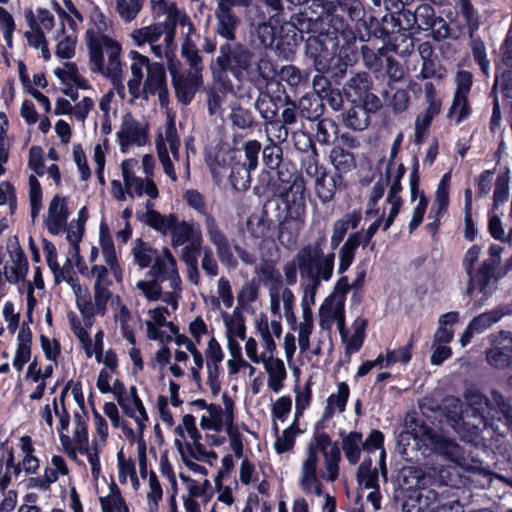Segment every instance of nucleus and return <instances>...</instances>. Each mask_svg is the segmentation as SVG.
<instances>
[{"instance_id": "obj_18", "label": "nucleus", "mask_w": 512, "mask_h": 512, "mask_svg": "<svg viewBox=\"0 0 512 512\" xmlns=\"http://www.w3.org/2000/svg\"><path fill=\"white\" fill-rule=\"evenodd\" d=\"M155 146L163 172L171 181L176 182L178 177L174 169L173 160H179L180 140L177 135L174 118H168L165 133L157 136Z\"/></svg>"}, {"instance_id": "obj_44", "label": "nucleus", "mask_w": 512, "mask_h": 512, "mask_svg": "<svg viewBox=\"0 0 512 512\" xmlns=\"http://www.w3.org/2000/svg\"><path fill=\"white\" fill-rule=\"evenodd\" d=\"M170 232L171 245L174 248L192 243L198 236H202L199 227L187 221L178 222L177 219Z\"/></svg>"}, {"instance_id": "obj_16", "label": "nucleus", "mask_w": 512, "mask_h": 512, "mask_svg": "<svg viewBox=\"0 0 512 512\" xmlns=\"http://www.w3.org/2000/svg\"><path fill=\"white\" fill-rule=\"evenodd\" d=\"M166 66L178 100L184 105L189 104L202 85L203 67L189 66L184 70L176 55L166 61Z\"/></svg>"}, {"instance_id": "obj_24", "label": "nucleus", "mask_w": 512, "mask_h": 512, "mask_svg": "<svg viewBox=\"0 0 512 512\" xmlns=\"http://www.w3.org/2000/svg\"><path fill=\"white\" fill-rule=\"evenodd\" d=\"M491 348L486 351L487 362L498 369L508 366L512 359V334L501 331L487 337Z\"/></svg>"}, {"instance_id": "obj_53", "label": "nucleus", "mask_w": 512, "mask_h": 512, "mask_svg": "<svg viewBox=\"0 0 512 512\" xmlns=\"http://www.w3.org/2000/svg\"><path fill=\"white\" fill-rule=\"evenodd\" d=\"M302 433L299 428L298 422L294 421L282 431L281 434L277 435L274 442V449L277 454H283L293 450L295 441L298 435Z\"/></svg>"}, {"instance_id": "obj_15", "label": "nucleus", "mask_w": 512, "mask_h": 512, "mask_svg": "<svg viewBox=\"0 0 512 512\" xmlns=\"http://www.w3.org/2000/svg\"><path fill=\"white\" fill-rule=\"evenodd\" d=\"M349 291L348 278L341 277L335 284L332 293L325 298L319 308V325L321 329L330 330L336 324L340 334L345 325V301Z\"/></svg>"}, {"instance_id": "obj_50", "label": "nucleus", "mask_w": 512, "mask_h": 512, "mask_svg": "<svg viewBox=\"0 0 512 512\" xmlns=\"http://www.w3.org/2000/svg\"><path fill=\"white\" fill-rule=\"evenodd\" d=\"M102 512H129L128 505L116 484L109 486V493L99 498Z\"/></svg>"}, {"instance_id": "obj_29", "label": "nucleus", "mask_w": 512, "mask_h": 512, "mask_svg": "<svg viewBox=\"0 0 512 512\" xmlns=\"http://www.w3.org/2000/svg\"><path fill=\"white\" fill-rule=\"evenodd\" d=\"M9 261L4 266V275L9 283L23 280L28 272V261L18 243L8 245Z\"/></svg>"}, {"instance_id": "obj_28", "label": "nucleus", "mask_w": 512, "mask_h": 512, "mask_svg": "<svg viewBox=\"0 0 512 512\" xmlns=\"http://www.w3.org/2000/svg\"><path fill=\"white\" fill-rule=\"evenodd\" d=\"M201 439L197 441H183L182 439H174V446L177 449L182 462L189 461H201L209 464L210 466L215 465L217 462V454L214 451L206 450Z\"/></svg>"}, {"instance_id": "obj_46", "label": "nucleus", "mask_w": 512, "mask_h": 512, "mask_svg": "<svg viewBox=\"0 0 512 512\" xmlns=\"http://www.w3.org/2000/svg\"><path fill=\"white\" fill-rule=\"evenodd\" d=\"M174 336V341L177 346H184L185 349L191 354L193 365L190 367V373L193 379L200 378V371L204 366V358L200 350L197 348L196 343L184 334H179L178 331Z\"/></svg>"}, {"instance_id": "obj_26", "label": "nucleus", "mask_w": 512, "mask_h": 512, "mask_svg": "<svg viewBox=\"0 0 512 512\" xmlns=\"http://www.w3.org/2000/svg\"><path fill=\"white\" fill-rule=\"evenodd\" d=\"M61 445L63 447L64 452L72 460L77 459L78 453L84 455L90 466L92 478L94 480H98L102 471L100 455L104 450V445H100L93 442L88 443L87 441L85 444L73 446L72 448L69 444V436H61Z\"/></svg>"}, {"instance_id": "obj_42", "label": "nucleus", "mask_w": 512, "mask_h": 512, "mask_svg": "<svg viewBox=\"0 0 512 512\" xmlns=\"http://www.w3.org/2000/svg\"><path fill=\"white\" fill-rule=\"evenodd\" d=\"M363 231L352 233L348 236L343 246L339 251V272H345L352 264L355 252L360 245L366 246L368 243L364 242Z\"/></svg>"}, {"instance_id": "obj_49", "label": "nucleus", "mask_w": 512, "mask_h": 512, "mask_svg": "<svg viewBox=\"0 0 512 512\" xmlns=\"http://www.w3.org/2000/svg\"><path fill=\"white\" fill-rule=\"evenodd\" d=\"M20 450L22 453L21 467L27 474H35L40 467V461L35 455V448L30 436L25 435L20 438Z\"/></svg>"}, {"instance_id": "obj_58", "label": "nucleus", "mask_w": 512, "mask_h": 512, "mask_svg": "<svg viewBox=\"0 0 512 512\" xmlns=\"http://www.w3.org/2000/svg\"><path fill=\"white\" fill-rule=\"evenodd\" d=\"M220 8L221 11L217 15V32L221 37L232 41L235 39V29L239 24V19L234 16L229 9L224 8V6Z\"/></svg>"}, {"instance_id": "obj_11", "label": "nucleus", "mask_w": 512, "mask_h": 512, "mask_svg": "<svg viewBox=\"0 0 512 512\" xmlns=\"http://www.w3.org/2000/svg\"><path fill=\"white\" fill-rule=\"evenodd\" d=\"M342 436L341 446L345 458L351 465H356L361 458L362 450L367 453L379 451L378 466L383 480L387 481L386 452L384 449V435L379 430H372L364 440L363 435L351 431Z\"/></svg>"}, {"instance_id": "obj_37", "label": "nucleus", "mask_w": 512, "mask_h": 512, "mask_svg": "<svg viewBox=\"0 0 512 512\" xmlns=\"http://www.w3.org/2000/svg\"><path fill=\"white\" fill-rule=\"evenodd\" d=\"M26 20L28 22L29 30L24 34L29 46L40 49L42 57L48 61L51 59V52L48 48V42L45 37L44 31L37 24L34 13L29 11L26 14Z\"/></svg>"}, {"instance_id": "obj_33", "label": "nucleus", "mask_w": 512, "mask_h": 512, "mask_svg": "<svg viewBox=\"0 0 512 512\" xmlns=\"http://www.w3.org/2000/svg\"><path fill=\"white\" fill-rule=\"evenodd\" d=\"M99 243L103 260L106 263V267L109 268L110 273L113 275L116 281H121L122 270L118 263V257L115 251L114 242L111 236L109 235L107 228H104L103 226H101L100 228Z\"/></svg>"}, {"instance_id": "obj_41", "label": "nucleus", "mask_w": 512, "mask_h": 512, "mask_svg": "<svg viewBox=\"0 0 512 512\" xmlns=\"http://www.w3.org/2000/svg\"><path fill=\"white\" fill-rule=\"evenodd\" d=\"M450 180L451 174L450 172H447L442 176L437 186L435 200L430 212L435 218L434 222L431 224L434 227L438 226L440 217L443 216L447 211L449 205Z\"/></svg>"}, {"instance_id": "obj_34", "label": "nucleus", "mask_w": 512, "mask_h": 512, "mask_svg": "<svg viewBox=\"0 0 512 512\" xmlns=\"http://www.w3.org/2000/svg\"><path fill=\"white\" fill-rule=\"evenodd\" d=\"M153 11L158 15H165L168 19V29H174L176 25L188 24V16L170 0H151Z\"/></svg>"}, {"instance_id": "obj_32", "label": "nucleus", "mask_w": 512, "mask_h": 512, "mask_svg": "<svg viewBox=\"0 0 512 512\" xmlns=\"http://www.w3.org/2000/svg\"><path fill=\"white\" fill-rule=\"evenodd\" d=\"M350 388L346 382L337 384L336 392L331 393L325 402L322 421H329L334 416L342 414L346 410Z\"/></svg>"}, {"instance_id": "obj_61", "label": "nucleus", "mask_w": 512, "mask_h": 512, "mask_svg": "<svg viewBox=\"0 0 512 512\" xmlns=\"http://www.w3.org/2000/svg\"><path fill=\"white\" fill-rule=\"evenodd\" d=\"M358 482L366 489H379V476L377 468H372L370 458L365 459L359 466L357 472Z\"/></svg>"}, {"instance_id": "obj_7", "label": "nucleus", "mask_w": 512, "mask_h": 512, "mask_svg": "<svg viewBox=\"0 0 512 512\" xmlns=\"http://www.w3.org/2000/svg\"><path fill=\"white\" fill-rule=\"evenodd\" d=\"M412 438L415 444L436 452L446 459L464 468H472L467 464L462 448L442 432L435 431L423 423H415V426L401 435V441Z\"/></svg>"}, {"instance_id": "obj_64", "label": "nucleus", "mask_w": 512, "mask_h": 512, "mask_svg": "<svg viewBox=\"0 0 512 512\" xmlns=\"http://www.w3.org/2000/svg\"><path fill=\"white\" fill-rule=\"evenodd\" d=\"M163 498V490L155 472L150 471L148 477V491L146 499L149 512H157L159 503Z\"/></svg>"}, {"instance_id": "obj_45", "label": "nucleus", "mask_w": 512, "mask_h": 512, "mask_svg": "<svg viewBox=\"0 0 512 512\" xmlns=\"http://www.w3.org/2000/svg\"><path fill=\"white\" fill-rule=\"evenodd\" d=\"M179 477L187 491V496L185 498H201L204 503H207L211 499L213 494L212 485L208 479L198 481L183 473H180Z\"/></svg>"}, {"instance_id": "obj_51", "label": "nucleus", "mask_w": 512, "mask_h": 512, "mask_svg": "<svg viewBox=\"0 0 512 512\" xmlns=\"http://www.w3.org/2000/svg\"><path fill=\"white\" fill-rule=\"evenodd\" d=\"M366 214L368 217L375 218L370 226L363 231L365 233L364 242L369 243L379 228L382 227L384 229V223L388 218V199H385L381 206L368 207Z\"/></svg>"}, {"instance_id": "obj_57", "label": "nucleus", "mask_w": 512, "mask_h": 512, "mask_svg": "<svg viewBox=\"0 0 512 512\" xmlns=\"http://www.w3.org/2000/svg\"><path fill=\"white\" fill-rule=\"evenodd\" d=\"M217 296H212L209 303L215 309H220L223 306L226 309H230L234 304V295L232 292L230 281L221 277L217 281L216 287Z\"/></svg>"}, {"instance_id": "obj_36", "label": "nucleus", "mask_w": 512, "mask_h": 512, "mask_svg": "<svg viewBox=\"0 0 512 512\" xmlns=\"http://www.w3.org/2000/svg\"><path fill=\"white\" fill-rule=\"evenodd\" d=\"M114 320L123 338L126 339L129 344L134 345L136 320L119 297H116Z\"/></svg>"}, {"instance_id": "obj_54", "label": "nucleus", "mask_w": 512, "mask_h": 512, "mask_svg": "<svg viewBox=\"0 0 512 512\" xmlns=\"http://www.w3.org/2000/svg\"><path fill=\"white\" fill-rule=\"evenodd\" d=\"M87 419L86 412L80 406L79 411H76L73 415V431L72 436H69V444L72 448L88 441Z\"/></svg>"}, {"instance_id": "obj_9", "label": "nucleus", "mask_w": 512, "mask_h": 512, "mask_svg": "<svg viewBox=\"0 0 512 512\" xmlns=\"http://www.w3.org/2000/svg\"><path fill=\"white\" fill-rule=\"evenodd\" d=\"M306 223V195L302 181H294L285 194V215L279 221V237L294 243Z\"/></svg>"}, {"instance_id": "obj_30", "label": "nucleus", "mask_w": 512, "mask_h": 512, "mask_svg": "<svg viewBox=\"0 0 512 512\" xmlns=\"http://www.w3.org/2000/svg\"><path fill=\"white\" fill-rule=\"evenodd\" d=\"M54 417L58 420L56 430L59 433V440L61 441V436H69L65 432L69 427L70 416L64 404L59 403L57 398H54L52 403L46 404L41 410V419L51 432L54 430Z\"/></svg>"}, {"instance_id": "obj_35", "label": "nucleus", "mask_w": 512, "mask_h": 512, "mask_svg": "<svg viewBox=\"0 0 512 512\" xmlns=\"http://www.w3.org/2000/svg\"><path fill=\"white\" fill-rule=\"evenodd\" d=\"M405 169L402 165H399L395 171L393 182L390 185V189L387 195L388 199V218L384 223V231L389 229L393 224V221L402 206V199L399 196L401 190L400 179L403 177Z\"/></svg>"}, {"instance_id": "obj_1", "label": "nucleus", "mask_w": 512, "mask_h": 512, "mask_svg": "<svg viewBox=\"0 0 512 512\" xmlns=\"http://www.w3.org/2000/svg\"><path fill=\"white\" fill-rule=\"evenodd\" d=\"M341 452L326 432L314 434L301 461L297 484L303 493L322 495L321 479L334 482L339 477Z\"/></svg>"}, {"instance_id": "obj_27", "label": "nucleus", "mask_w": 512, "mask_h": 512, "mask_svg": "<svg viewBox=\"0 0 512 512\" xmlns=\"http://www.w3.org/2000/svg\"><path fill=\"white\" fill-rule=\"evenodd\" d=\"M69 214L68 199L61 195H55L50 200L44 215V226L47 231L52 235H59L66 231Z\"/></svg>"}, {"instance_id": "obj_21", "label": "nucleus", "mask_w": 512, "mask_h": 512, "mask_svg": "<svg viewBox=\"0 0 512 512\" xmlns=\"http://www.w3.org/2000/svg\"><path fill=\"white\" fill-rule=\"evenodd\" d=\"M116 136L120 151L128 153L132 147H141L148 142V125L126 114Z\"/></svg>"}, {"instance_id": "obj_8", "label": "nucleus", "mask_w": 512, "mask_h": 512, "mask_svg": "<svg viewBox=\"0 0 512 512\" xmlns=\"http://www.w3.org/2000/svg\"><path fill=\"white\" fill-rule=\"evenodd\" d=\"M326 238L320 236L314 243L302 248L296 255V262L302 277L320 283L329 281L334 271V253L324 254L322 246Z\"/></svg>"}, {"instance_id": "obj_52", "label": "nucleus", "mask_w": 512, "mask_h": 512, "mask_svg": "<svg viewBox=\"0 0 512 512\" xmlns=\"http://www.w3.org/2000/svg\"><path fill=\"white\" fill-rule=\"evenodd\" d=\"M159 249H154L149 243L138 238L133 242L132 256L133 261L141 269L152 265Z\"/></svg>"}, {"instance_id": "obj_59", "label": "nucleus", "mask_w": 512, "mask_h": 512, "mask_svg": "<svg viewBox=\"0 0 512 512\" xmlns=\"http://www.w3.org/2000/svg\"><path fill=\"white\" fill-rule=\"evenodd\" d=\"M509 310L497 308L474 317L470 322V329H474L477 334L483 333L490 328L494 323H497L504 315L508 314Z\"/></svg>"}, {"instance_id": "obj_47", "label": "nucleus", "mask_w": 512, "mask_h": 512, "mask_svg": "<svg viewBox=\"0 0 512 512\" xmlns=\"http://www.w3.org/2000/svg\"><path fill=\"white\" fill-rule=\"evenodd\" d=\"M88 218V212L86 207H82L77 214V219H74L68 225L66 230V239L72 246V255L76 256L79 254V243L82 240L84 233V226Z\"/></svg>"}, {"instance_id": "obj_56", "label": "nucleus", "mask_w": 512, "mask_h": 512, "mask_svg": "<svg viewBox=\"0 0 512 512\" xmlns=\"http://www.w3.org/2000/svg\"><path fill=\"white\" fill-rule=\"evenodd\" d=\"M469 277V288L468 292L471 295H474L476 291L483 293V295L487 298L491 294V289L489 288L490 284V268L489 265L485 262L481 266V268L476 272H472Z\"/></svg>"}, {"instance_id": "obj_43", "label": "nucleus", "mask_w": 512, "mask_h": 512, "mask_svg": "<svg viewBox=\"0 0 512 512\" xmlns=\"http://www.w3.org/2000/svg\"><path fill=\"white\" fill-rule=\"evenodd\" d=\"M367 321L365 319L358 318L353 323V333L351 336L348 335L345 325L343 326V334H340L342 342L345 344V354L351 356L358 352L363 345L365 338V329Z\"/></svg>"}, {"instance_id": "obj_48", "label": "nucleus", "mask_w": 512, "mask_h": 512, "mask_svg": "<svg viewBox=\"0 0 512 512\" xmlns=\"http://www.w3.org/2000/svg\"><path fill=\"white\" fill-rule=\"evenodd\" d=\"M221 317L225 327L226 339H241L246 342V326L243 317L238 311L232 313L222 312Z\"/></svg>"}, {"instance_id": "obj_2", "label": "nucleus", "mask_w": 512, "mask_h": 512, "mask_svg": "<svg viewBox=\"0 0 512 512\" xmlns=\"http://www.w3.org/2000/svg\"><path fill=\"white\" fill-rule=\"evenodd\" d=\"M254 330L259 338L248 337L244 343L245 355L252 364H262L267 373V386L274 393H279L287 378V371L282 359L275 357L276 339L282 335V323L279 320H268L264 313L254 319Z\"/></svg>"}, {"instance_id": "obj_23", "label": "nucleus", "mask_w": 512, "mask_h": 512, "mask_svg": "<svg viewBox=\"0 0 512 512\" xmlns=\"http://www.w3.org/2000/svg\"><path fill=\"white\" fill-rule=\"evenodd\" d=\"M269 298H270V312L273 316L277 317L281 323V311L288 323L295 324V314L293 311L295 297L293 292L282 285L276 277V283L269 285Z\"/></svg>"}, {"instance_id": "obj_14", "label": "nucleus", "mask_w": 512, "mask_h": 512, "mask_svg": "<svg viewBox=\"0 0 512 512\" xmlns=\"http://www.w3.org/2000/svg\"><path fill=\"white\" fill-rule=\"evenodd\" d=\"M69 282L75 294L82 321L86 326H92L95 315L103 316L106 313L109 302L116 303V298H112L109 288H93L94 300H92L87 288H82L75 279H70Z\"/></svg>"}, {"instance_id": "obj_60", "label": "nucleus", "mask_w": 512, "mask_h": 512, "mask_svg": "<svg viewBox=\"0 0 512 512\" xmlns=\"http://www.w3.org/2000/svg\"><path fill=\"white\" fill-rule=\"evenodd\" d=\"M290 328L297 332L298 335V345L300 351L305 353L310 348V336L314 329L313 317L312 316H302V320L299 323L293 324V322L288 323Z\"/></svg>"}, {"instance_id": "obj_3", "label": "nucleus", "mask_w": 512, "mask_h": 512, "mask_svg": "<svg viewBox=\"0 0 512 512\" xmlns=\"http://www.w3.org/2000/svg\"><path fill=\"white\" fill-rule=\"evenodd\" d=\"M139 162L135 158H128L122 161L120 165L122 180L114 179L111 181L110 193L112 197L124 202L127 199H136L146 196L149 199L159 197L158 187L153 180L155 172V159L151 154L143 155L141 159V169L144 177L137 175Z\"/></svg>"}, {"instance_id": "obj_55", "label": "nucleus", "mask_w": 512, "mask_h": 512, "mask_svg": "<svg viewBox=\"0 0 512 512\" xmlns=\"http://www.w3.org/2000/svg\"><path fill=\"white\" fill-rule=\"evenodd\" d=\"M69 473L66 460L60 455H53L44 469V486L57 482L60 477L68 476Z\"/></svg>"}, {"instance_id": "obj_40", "label": "nucleus", "mask_w": 512, "mask_h": 512, "mask_svg": "<svg viewBox=\"0 0 512 512\" xmlns=\"http://www.w3.org/2000/svg\"><path fill=\"white\" fill-rule=\"evenodd\" d=\"M117 471L121 484H130L132 490L135 492L140 489V481L136 473L135 462L131 457L126 456L122 449L117 453Z\"/></svg>"}, {"instance_id": "obj_20", "label": "nucleus", "mask_w": 512, "mask_h": 512, "mask_svg": "<svg viewBox=\"0 0 512 512\" xmlns=\"http://www.w3.org/2000/svg\"><path fill=\"white\" fill-rule=\"evenodd\" d=\"M115 398L124 414L137 425L138 434L143 436L149 417L144 403L138 395L137 388L135 386L129 388H126L125 385L123 387L118 386Z\"/></svg>"}, {"instance_id": "obj_22", "label": "nucleus", "mask_w": 512, "mask_h": 512, "mask_svg": "<svg viewBox=\"0 0 512 512\" xmlns=\"http://www.w3.org/2000/svg\"><path fill=\"white\" fill-rule=\"evenodd\" d=\"M170 313L166 307H156L148 311L145 322L147 337L161 344L170 342L178 328L173 322L168 321Z\"/></svg>"}, {"instance_id": "obj_38", "label": "nucleus", "mask_w": 512, "mask_h": 512, "mask_svg": "<svg viewBox=\"0 0 512 512\" xmlns=\"http://www.w3.org/2000/svg\"><path fill=\"white\" fill-rule=\"evenodd\" d=\"M32 333L28 325L23 323L17 336V348L13 358V367L20 372L31 359Z\"/></svg>"}, {"instance_id": "obj_31", "label": "nucleus", "mask_w": 512, "mask_h": 512, "mask_svg": "<svg viewBox=\"0 0 512 512\" xmlns=\"http://www.w3.org/2000/svg\"><path fill=\"white\" fill-rule=\"evenodd\" d=\"M53 39L56 42L55 55L58 58L68 60L75 56L78 36L72 21L70 22L69 30L61 24L54 32Z\"/></svg>"}, {"instance_id": "obj_62", "label": "nucleus", "mask_w": 512, "mask_h": 512, "mask_svg": "<svg viewBox=\"0 0 512 512\" xmlns=\"http://www.w3.org/2000/svg\"><path fill=\"white\" fill-rule=\"evenodd\" d=\"M330 162L340 173H346L352 170L356 165L354 155L339 146H336L331 150Z\"/></svg>"}, {"instance_id": "obj_12", "label": "nucleus", "mask_w": 512, "mask_h": 512, "mask_svg": "<svg viewBox=\"0 0 512 512\" xmlns=\"http://www.w3.org/2000/svg\"><path fill=\"white\" fill-rule=\"evenodd\" d=\"M149 274L153 278L169 283L170 291L164 292L163 302L171 306L173 311H176L182 291V281L177 267V260L167 247H162L158 250Z\"/></svg>"}, {"instance_id": "obj_19", "label": "nucleus", "mask_w": 512, "mask_h": 512, "mask_svg": "<svg viewBox=\"0 0 512 512\" xmlns=\"http://www.w3.org/2000/svg\"><path fill=\"white\" fill-rule=\"evenodd\" d=\"M220 70H230L241 80L252 74V54L239 44H226L220 47V55L216 60Z\"/></svg>"}, {"instance_id": "obj_63", "label": "nucleus", "mask_w": 512, "mask_h": 512, "mask_svg": "<svg viewBox=\"0 0 512 512\" xmlns=\"http://www.w3.org/2000/svg\"><path fill=\"white\" fill-rule=\"evenodd\" d=\"M175 434L178 436L175 439H182L184 442L201 439V434L196 426V419L191 414L182 417L181 423L175 427Z\"/></svg>"}, {"instance_id": "obj_10", "label": "nucleus", "mask_w": 512, "mask_h": 512, "mask_svg": "<svg viewBox=\"0 0 512 512\" xmlns=\"http://www.w3.org/2000/svg\"><path fill=\"white\" fill-rule=\"evenodd\" d=\"M130 38L138 48L148 44L150 52L157 59L168 61L176 55L175 32L174 29H168L166 23L158 22L134 29Z\"/></svg>"}, {"instance_id": "obj_13", "label": "nucleus", "mask_w": 512, "mask_h": 512, "mask_svg": "<svg viewBox=\"0 0 512 512\" xmlns=\"http://www.w3.org/2000/svg\"><path fill=\"white\" fill-rule=\"evenodd\" d=\"M361 83H364L363 77L352 78L346 90L347 96L352 97V91H356ZM354 94H357V98L351 100L354 105L345 113L344 122L352 129L363 130L369 124V113L379 108V99L366 90L363 93L355 92Z\"/></svg>"}, {"instance_id": "obj_4", "label": "nucleus", "mask_w": 512, "mask_h": 512, "mask_svg": "<svg viewBox=\"0 0 512 512\" xmlns=\"http://www.w3.org/2000/svg\"><path fill=\"white\" fill-rule=\"evenodd\" d=\"M131 77L127 86L133 99L142 94L157 95L160 105L166 107L169 103L165 67L160 62L151 61L150 58L136 50L128 54Z\"/></svg>"}, {"instance_id": "obj_6", "label": "nucleus", "mask_w": 512, "mask_h": 512, "mask_svg": "<svg viewBox=\"0 0 512 512\" xmlns=\"http://www.w3.org/2000/svg\"><path fill=\"white\" fill-rule=\"evenodd\" d=\"M90 59L93 69L110 79L114 85L122 82L121 46L107 35L90 36Z\"/></svg>"}, {"instance_id": "obj_25", "label": "nucleus", "mask_w": 512, "mask_h": 512, "mask_svg": "<svg viewBox=\"0 0 512 512\" xmlns=\"http://www.w3.org/2000/svg\"><path fill=\"white\" fill-rule=\"evenodd\" d=\"M204 228L209 241L214 245L220 262L228 267H235L237 262L229 241L219 223L212 215H206Z\"/></svg>"}, {"instance_id": "obj_17", "label": "nucleus", "mask_w": 512, "mask_h": 512, "mask_svg": "<svg viewBox=\"0 0 512 512\" xmlns=\"http://www.w3.org/2000/svg\"><path fill=\"white\" fill-rule=\"evenodd\" d=\"M224 408L216 404H208L203 399H197L191 403L192 407L201 411L200 427L203 430H212L219 432L225 430L233 424L234 421V405L233 401L227 397H223Z\"/></svg>"}, {"instance_id": "obj_5", "label": "nucleus", "mask_w": 512, "mask_h": 512, "mask_svg": "<svg viewBox=\"0 0 512 512\" xmlns=\"http://www.w3.org/2000/svg\"><path fill=\"white\" fill-rule=\"evenodd\" d=\"M466 401L469 408L462 411L458 399H448L447 405L451 406L453 411L447 413V420L464 441L478 444L482 431L481 426H486L484 412L488 407V399L475 391L466 395Z\"/></svg>"}, {"instance_id": "obj_39", "label": "nucleus", "mask_w": 512, "mask_h": 512, "mask_svg": "<svg viewBox=\"0 0 512 512\" xmlns=\"http://www.w3.org/2000/svg\"><path fill=\"white\" fill-rule=\"evenodd\" d=\"M149 199L146 202V212L143 214L141 220L161 234L170 232L173 225L175 224L176 217L172 214L162 215L153 209L152 201Z\"/></svg>"}]
</instances>
